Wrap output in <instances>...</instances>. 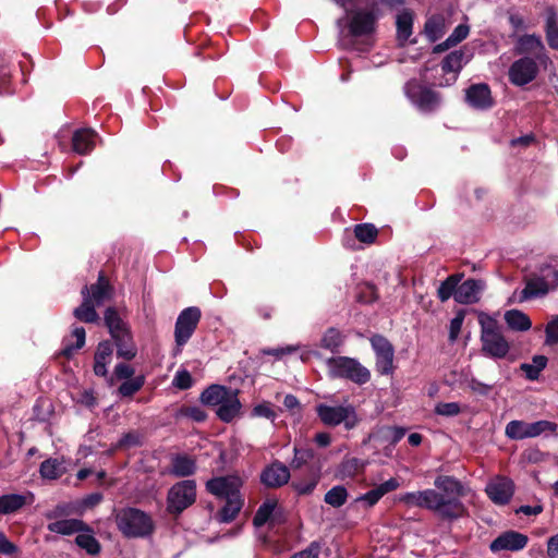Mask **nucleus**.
I'll return each instance as SVG.
<instances>
[{
  "label": "nucleus",
  "mask_w": 558,
  "mask_h": 558,
  "mask_svg": "<svg viewBox=\"0 0 558 558\" xmlns=\"http://www.w3.org/2000/svg\"><path fill=\"white\" fill-rule=\"evenodd\" d=\"M434 485L436 489L405 493L398 500L408 506H416L434 510L444 518L453 517V477L438 476Z\"/></svg>",
  "instance_id": "nucleus-1"
},
{
  "label": "nucleus",
  "mask_w": 558,
  "mask_h": 558,
  "mask_svg": "<svg viewBox=\"0 0 558 558\" xmlns=\"http://www.w3.org/2000/svg\"><path fill=\"white\" fill-rule=\"evenodd\" d=\"M199 401L206 407H215L217 417L223 423H231L242 409L239 390L223 385L213 384L199 396Z\"/></svg>",
  "instance_id": "nucleus-2"
},
{
  "label": "nucleus",
  "mask_w": 558,
  "mask_h": 558,
  "mask_svg": "<svg viewBox=\"0 0 558 558\" xmlns=\"http://www.w3.org/2000/svg\"><path fill=\"white\" fill-rule=\"evenodd\" d=\"M116 523L119 531L129 538L149 536L154 531L151 518L144 511L126 507L116 514Z\"/></svg>",
  "instance_id": "nucleus-3"
},
{
  "label": "nucleus",
  "mask_w": 558,
  "mask_h": 558,
  "mask_svg": "<svg viewBox=\"0 0 558 558\" xmlns=\"http://www.w3.org/2000/svg\"><path fill=\"white\" fill-rule=\"evenodd\" d=\"M326 364L331 378L347 379L360 386L368 383L371 379V372L356 359L333 356L329 357Z\"/></svg>",
  "instance_id": "nucleus-4"
},
{
  "label": "nucleus",
  "mask_w": 558,
  "mask_h": 558,
  "mask_svg": "<svg viewBox=\"0 0 558 558\" xmlns=\"http://www.w3.org/2000/svg\"><path fill=\"white\" fill-rule=\"evenodd\" d=\"M315 410L317 416L326 426H338L343 424L344 428L350 430L359 423L355 408L350 403L339 405L318 403Z\"/></svg>",
  "instance_id": "nucleus-5"
},
{
  "label": "nucleus",
  "mask_w": 558,
  "mask_h": 558,
  "mask_svg": "<svg viewBox=\"0 0 558 558\" xmlns=\"http://www.w3.org/2000/svg\"><path fill=\"white\" fill-rule=\"evenodd\" d=\"M404 93L411 104L424 113L435 111L441 104L438 93L415 80H411L404 85Z\"/></svg>",
  "instance_id": "nucleus-6"
},
{
  "label": "nucleus",
  "mask_w": 558,
  "mask_h": 558,
  "mask_svg": "<svg viewBox=\"0 0 558 558\" xmlns=\"http://www.w3.org/2000/svg\"><path fill=\"white\" fill-rule=\"evenodd\" d=\"M196 499V483L184 480L174 484L168 492L167 510L171 514H180L192 506Z\"/></svg>",
  "instance_id": "nucleus-7"
},
{
  "label": "nucleus",
  "mask_w": 558,
  "mask_h": 558,
  "mask_svg": "<svg viewBox=\"0 0 558 558\" xmlns=\"http://www.w3.org/2000/svg\"><path fill=\"white\" fill-rule=\"evenodd\" d=\"M556 429L557 424L546 420L533 423L513 420L506 425L505 435L513 440H522L537 437L544 433H554Z\"/></svg>",
  "instance_id": "nucleus-8"
},
{
  "label": "nucleus",
  "mask_w": 558,
  "mask_h": 558,
  "mask_svg": "<svg viewBox=\"0 0 558 558\" xmlns=\"http://www.w3.org/2000/svg\"><path fill=\"white\" fill-rule=\"evenodd\" d=\"M514 39L513 53L521 57H532L538 60L539 64L546 66L550 59L546 47L537 34L511 35Z\"/></svg>",
  "instance_id": "nucleus-9"
},
{
  "label": "nucleus",
  "mask_w": 558,
  "mask_h": 558,
  "mask_svg": "<svg viewBox=\"0 0 558 558\" xmlns=\"http://www.w3.org/2000/svg\"><path fill=\"white\" fill-rule=\"evenodd\" d=\"M482 352L492 359H504L508 355L510 345L495 323L482 327Z\"/></svg>",
  "instance_id": "nucleus-10"
},
{
  "label": "nucleus",
  "mask_w": 558,
  "mask_h": 558,
  "mask_svg": "<svg viewBox=\"0 0 558 558\" xmlns=\"http://www.w3.org/2000/svg\"><path fill=\"white\" fill-rule=\"evenodd\" d=\"M201 317V310L196 306L186 307L179 314L174 326V341L179 350L189 342Z\"/></svg>",
  "instance_id": "nucleus-11"
},
{
  "label": "nucleus",
  "mask_w": 558,
  "mask_h": 558,
  "mask_svg": "<svg viewBox=\"0 0 558 558\" xmlns=\"http://www.w3.org/2000/svg\"><path fill=\"white\" fill-rule=\"evenodd\" d=\"M539 73V62L532 57H521L509 68V82L518 87L525 86L533 82Z\"/></svg>",
  "instance_id": "nucleus-12"
},
{
  "label": "nucleus",
  "mask_w": 558,
  "mask_h": 558,
  "mask_svg": "<svg viewBox=\"0 0 558 558\" xmlns=\"http://www.w3.org/2000/svg\"><path fill=\"white\" fill-rule=\"evenodd\" d=\"M464 272L456 269V302L461 304H475L481 300L486 283L482 279L469 278L461 282Z\"/></svg>",
  "instance_id": "nucleus-13"
},
{
  "label": "nucleus",
  "mask_w": 558,
  "mask_h": 558,
  "mask_svg": "<svg viewBox=\"0 0 558 558\" xmlns=\"http://www.w3.org/2000/svg\"><path fill=\"white\" fill-rule=\"evenodd\" d=\"M242 485L243 482L241 477L231 474L210 478L206 483V489L218 498L230 499L242 496L240 493Z\"/></svg>",
  "instance_id": "nucleus-14"
},
{
  "label": "nucleus",
  "mask_w": 558,
  "mask_h": 558,
  "mask_svg": "<svg viewBox=\"0 0 558 558\" xmlns=\"http://www.w3.org/2000/svg\"><path fill=\"white\" fill-rule=\"evenodd\" d=\"M371 344L376 355V371L381 375L393 373L395 349L383 336L375 335L371 338Z\"/></svg>",
  "instance_id": "nucleus-15"
},
{
  "label": "nucleus",
  "mask_w": 558,
  "mask_h": 558,
  "mask_svg": "<svg viewBox=\"0 0 558 558\" xmlns=\"http://www.w3.org/2000/svg\"><path fill=\"white\" fill-rule=\"evenodd\" d=\"M485 492L495 505L505 506L514 494V483L507 476H497L487 483Z\"/></svg>",
  "instance_id": "nucleus-16"
},
{
  "label": "nucleus",
  "mask_w": 558,
  "mask_h": 558,
  "mask_svg": "<svg viewBox=\"0 0 558 558\" xmlns=\"http://www.w3.org/2000/svg\"><path fill=\"white\" fill-rule=\"evenodd\" d=\"M529 542V537L520 532L510 530L502 532L489 545L493 553L501 550L518 551L523 549Z\"/></svg>",
  "instance_id": "nucleus-17"
},
{
  "label": "nucleus",
  "mask_w": 558,
  "mask_h": 558,
  "mask_svg": "<svg viewBox=\"0 0 558 558\" xmlns=\"http://www.w3.org/2000/svg\"><path fill=\"white\" fill-rule=\"evenodd\" d=\"M465 101L473 108L487 110L494 106L490 88L485 83L473 84L465 90Z\"/></svg>",
  "instance_id": "nucleus-18"
},
{
  "label": "nucleus",
  "mask_w": 558,
  "mask_h": 558,
  "mask_svg": "<svg viewBox=\"0 0 558 558\" xmlns=\"http://www.w3.org/2000/svg\"><path fill=\"white\" fill-rule=\"evenodd\" d=\"M376 16L373 12L356 11L349 21V33L352 37L368 36L374 33Z\"/></svg>",
  "instance_id": "nucleus-19"
},
{
  "label": "nucleus",
  "mask_w": 558,
  "mask_h": 558,
  "mask_svg": "<svg viewBox=\"0 0 558 558\" xmlns=\"http://www.w3.org/2000/svg\"><path fill=\"white\" fill-rule=\"evenodd\" d=\"M290 476L289 468L275 461L263 470L260 482L267 487H280L289 482Z\"/></svg>",
  "instance_id": "nucleus-20"
},
{
  "label": "nucleus",
  "mask_w": 558,
  "mask_h": 558,
  "mask_svg": "<svg viewBox=\"0 0 558 558\" xmlns=\"http://www.w3.org/2000/svg\"><path fill=\"white\" fill-rule=\"evenodd\" d=\"M35 501V495L32 492L24 494H7L0 496V514H11L26 505Z\"/></svg>",
  "instance_id": "nucleus-21"
},
{
  "label": "nucleus",
  "mask_w": 558,
  "mask_h": 558,
  "mask_svg": "<svg viewBox=\"0 0 558 558\" xmlns=\"http://www.w3.org/2000/svg\"><path fill=\"white\" fill-rule=\"evenodd\" d=\"M97 134L92 129H80L73 133L72 148L78 155L89 154L96 144Z\"/></svg>",
  "instance_id": "nucleus-22"
},
{
  "label": "nucleus",
  "mask_w": 558,
  "mask_h": 558,
  "mask_svg": "<svg viewBox=\"0 0 558 558\" xmlns=\"http://www.w3.org/2000/svg\"><path fill=\"white\" fill-rule=\"evenodd\" d=\"M365 462L356 457H344L335 470V477L340 481L351 480L363 472Z\"/></svg>",
  "instance_id": "nucleus-23"
},
{
  "label": "nucleus",
  "mask_w": 558,
  "mask_h": 558,
  "mask_svg": "<svg viewBox=\"0 0 558 558\" xmlns=\"http://www.w3.org/2000/svg\"><path fill=\"white\" fill-rule=\"evenodd\" d=\"M48 531L61 535L89 531L88 525L80 519H64L51 522L47 525Z\"/></svg>",
  "instance_id": "nucleus-24"
},
{
  "label": "nucleus",
  "mask_w": 558,
  "mask_h": 558,
  "mask_svg": "<svg viewBox=\"0 0 558 558\" xmlns=\"http://www.w3.org/2000/svg\"><path fill=\"white\" fill-rule=\"evenodd\" d=\"M112 345L109 341L98 344L94 356V373L96 376L105 377L108 374L107 366L111 362Z\"/></svg>",
  "instance_id": "nucleus-25"
},
{
  "label": "nucleus",
  "mask_w": 558,
  "mask_h": 558,
  "mask_svg": "<svg viewBox=\"0 0 558 558\" xmlns=\"http://www.w3.org/2000/svg\"><path fill=\"white\" fill-rule=\"evenodd\" d=\"M414 15L411 10L404 9L398 13L396 20L397 40L400 46H404L412 35Z\"/></svg>",
  "instance_id": "nucleus-26"
},
{
  "label": "nucleus",
  "mask_w": 558,
  "mask_h": 558,
  "mask_svg": "<svg viewBox=\"0 0 558 558\" xmlns=\"http://www.w3.org/2000/svg\"><path fill=\"white\" fill-rule=\"evenodd\" d=\"M545 38L549 48L558 51V14L554 7H547L545 10Z\"/></svg>",
  "instance_id": "nucleus-27"
},
{
  "label": "nucleus",
  "mask_w": 558,
  "mask_h": 558,
  "mask_svg": "<svg viewBox=\"0 0 558 558\" xmlns=\"http://www.w3.org/2000/svg\"><path fill=\"white\" fill-rule=\"evenodd\" d=\"M549 288L547 283L543 281L539 277H534L525 282L524 289L519 294V302H525L527 300H532L535 298L544 296L549 292Z\"/></svg>",
  "instance_id": "nucleus-28"
},
{
  "label": "nucleus",
  "mask_w": 558,
  "mask_h": 558,
  "mask_svg": "<svg viewBox=\"0 0 558 558\" xmlns=\"http://www.w3.org/2000/svg\"><path fill=\"white\" fill-rule=\"evenodd\" d=\"M117 347V355L124 360L131 361L136 356L137 348L133 341L131 331L113 337Z\"/></svg>",
  "instance_id": "nucleus-29"
},
{
  "label": "nucleus",
  "mask_w": 558,
  "mask_h": 558,
  "mask_svg": "<svg viewBox=\"0 0 558 558\" xmlns=\"http://www.w3.org/2000/svg\"><path fill=\"white\" fill-rule=\"evenodd\" d=\"M82 294L83 303L74 310V316L84 323H96L99 316L95 310V304L90 301L87 287L83 289Z\"/></svg>",
  "instance_id": "nucleus-30"
},
{
  "label": "nucleus",
  "mask_w": 558,
  "mask_h": 558,
  "mask_svg": "<svg viewBox=\"0 0 558 558\" xmlns=\"http://www.w3.org/2000/svg\"><path fill=\"white\" fill-rule=\"evenodd\" d=\"M243 505L244 499L242 496L226 499L225 506L216 513V519L220 523L232 522L241 511Z\"/></svg>",
  "instance_id": "nucleus-31"
},
{
  "label": "nucleus",
  "mask_w": 558,
  "mask_h": 558,
  "mask_svg": "<svg viewBox=\"0 0 558 558\" xmlns=\"http://www.w3.org/2000/svg\"><path fill=\"white\" fill-rule=\"evenodd\" d=\"M446 33V20L441 14H435L427 19L424 25V35L430 43L440 39Z\"/></svg>",
  "instance_id": "nucleus-32"
},
{
  "label": "nucleus",
  "mask_w": 558,
  "mask_h": 558,
  "mask_svg": "<svg viewBox=\"0 0 558 558\" xmlns=\"http://www.w3.org/2000/svg\"><path fill=\"white\" fill-rule=\"evenodd\" d=\"M195 470V461L185 454H177L171 460L170 473L177 477L190 476L194 474Z\"/></svg>",
  "instance_id": "nucleus-33"
},
{
  "label": "nucleus",
  "mask_w": 558,
  "mask_h": 558,
  "mask_svg": "<svg viewBox=\"0 0 558 558\" xmlns=\"http://www.w3.org/2000/svg\"><path fill=\"white\" fill-rule=\"evenodd\" d=\"M505 320L508 327L515 331H526L531 328L530 317L519 310H510L505 313Z\"/></svg>",
  "instance_id": "nucleus-34"
},
{
  "label": "nucleus",
  "mask_w": 558,
  "mask_h": 558,
  "mask_svg": "<svg viewBox=\"0 0 558 558\" xmlns=\"http://www.w3.org/2000/svg\"><path fill=\"white\" fill-rule=\"evenodd\" d=\"M105 323L112 338L130 330L118 312L112 307L106 310Z\"/></svg>",
  "instance_id": "nucleus-35"
},
{
  "label": "nucleus",
  "mask_w": 558,
  "mask_h": 558,
  "mask_svg": "<svg viewBox=\"0 0 558 558\" xmlns=\"http://www.w3.org/2000/svg\"><path fill=\"white\" fill-rule=\"evenodd\" d=\"M277 508L276 499H266L257 509L253 524L256 527H260L268 522H272L274 512Z\"/></svg>",
  "instance_id": "nucleus-36"
},
{
  "label": "nucleus",
  "mask_w": 558,
  "mask_h": 558,
  "mask_svg": "<svg viewBox=\"0 0 558 558\" xmlns=\"http://www.w3.org/2000/svg\"><path fill=\"white\" fill-rule=\"evenodd\" d=\"M548 359L545 355H534L532 364L523 363L520 368L529 380H537L541 372L546 367Z\"/></svg>",
  "instance_id": "nucleus-37"
},
{
  "label": "nucleus",
  "mask_w": 558,
  "mask_h": 558,
  "mask_svg": "<svg viewBox=\"0 0 558 558\" xmlns=\"http://www.w3.org/2000/svg\"><path fill=\"white\" fill-rule=\"evenodd\" d=\"M63 472V462L58 459H47L39 466L40 476L46 480H57Z\"/></svg>",
  "instance_id": "nucleus-38"
},
{
  "label": "nucleus",
  "mask_w": 558,
  "mask_h": 558,
  "mask_svg": "<svg viewBox=\"0 0 558 558\" xmlns=\"http://www.w3.org/2000/svg\"><path fill=\"white\" fill-rule=\"evenodd\" d=\"M342 343L343 336L337 328L333 327L328 328L320 339V347L329 350L332 353L338 352Z\"/></svg>",
  "instance_id": "nucleus-39"
},
{
  "label": "nucleus",
  "mask_w": 558,
  "mask_h": 558,
  "mask_svg": "<svg viewBox=\"0 0 558 558\" xmlns=\"http://www.w3.org/2000/svg\"><path fill=\"white\" fill-rule=\"evenodd\" d=\"M90 301L96 305H101L110 295V286L104 280L102 274L99 275L98 282L90 287Z\"/></svg>",
  "instance_id": "nucleus-40"
},
{
  "label": "nucleus",
  "mask_w": 558,
  "mask_h": 558,
  "mask_svg": "<svg viewBox=\"0 0 558 558\" xmlns=\"http://www.w3.org/2000/svg\"><path fill=\"white\" fill-rule=\"evenodd\" d=\"M541 279L547 283L550 290L558 287V259H551L550 263L544 264L541 268Z\"/></svg>",
  "instance_id": "nucleus-41"
},
{
  "label": "nucleus",
  "mask_w": 558,
  "mask_h": 558,
  "mask_svg": "<svg viewBox=\"0 0 558 558\" xmlns=\"http://www.w3.org/2000/svg\"><path fill=\"white\" fill-rule=\"evenodd\" d=\"M75 543L89 555H97L100 551V544L93 535L90 529L89 531L80 532L75 538Z\"/></svg>",
  "instance_id": "nucleus-42"
},
{
  "label": "nucleus",
  "mask_w": 558,
  "mask_h": 558,
  "mask_svg": "<svg viewBox=\"0 0 558 558\" xmlns=\"http://www.w3.org/2000/svg\"><path fill=\"white\" fill-rule=\"evenodd\" d=\"M348 499V490L342 485H337L330 488L324 497V501L333 507V508H340L342 507Z\"/></svg>",
  "instance_id": "nucleus-43"
},
{
  "label": "nucleus",
  "mask_w": 558,
  "mask_h": 558,
  "mask_svg": "<svg viewBox=\"0 0 558 558\" xmlns=\"http://www.w3.org/2000/svg\"><path fill=\"white\" fill-rule=\"evenodd\" d=\"M72 337L75 338V344L69 343L68 340L64 341V347L62 349V354L66 357L72 356V354L84 347L86 332L83 327H75L72 331Z\"/></svg>",
  "instance_id": "nucleus-44"
},
{
  "label": "nucleus",
  "mask_w": 558,
  "mask_h": 558,
  "mask_svg": "<svg viewBox=\"0 0 558 558\" xmlns=\"http://www.w3.org/2000/svg\"><path fill=\"white\" fill-rule=\"evenodd\" d=\"M294 457L291 461L292 469H300L307 464L314 458V450L308 447L295 445L293 448Z\"/></svg>",
  "instance_id": "nucleus-45"
},
{
  "label": "nucleus",
  "mask_w": 558,
  "mask_h": 558,
  "mask_svg": "<svg viewBox=\"0 0 558 558\" xmlns=\"http://www.w3.org/2000/svg\"><path fill=\"white\" fill-rule=\"evenodd\" d=\"M377 229L372 223H360L354 228L356 239L363 243H373L377 238Z\"/></svg>",
  "instance_id": "nucleus-46"
},
{
  "label": "nucleus",
  "mask_w": 558,
  "mask_h": 558,
  "mask_svg": "<svg viewBox=\"0 0 558 558\" xmlns=\"http://www.w3.org/2000/svg\"><path fill=\"white\" fill-rule=\"evenodd\" d=\"M145 384V377L143 375L133 377L131 379L124 380L118 391L122 397H132L135 395Z\"/></svg>",
  "instance_id": "nucleus-47"
},
{
  "label": "nucleus",
  "mask_w": 558,
  "mask_h": 558,
  "mask_svg": "<svg viewBox=\"0 0 558 558\" xmlns=\"http://www.w3.org/2000/svg\"><path fill=\"white\" fill-rule=\"evenodd\" d=\"M143 445V437L138 432H129L124 434L118 444L116 445V449H129L134 447H140Z\"/></svg>",
  "instance_id": "nucleus-48"
},
{
  "label": "nucleus",
  "mask_w": 558,
  "mask_h": 558,
  "mask_svg": "<svg viewBox=\"0 0 558 558\" xmlns=\"http://www.w3.org/2000/svg\"><path fill=\"white\" fill-rule=\"evenodd\" d=\"M252 416L255 417H265L274 422L277 417L275 410L272 409L270 402L264 401L254 405L252 409Z\"/></svg>",
  "instance_id": "nucleus-49"
},
{
  "label": "nucleus",
  "mask_w": 558,
  "mask_h": 558,
  "mask_svg": "<svg viewBox=\"0 0 558 558\" xmlns=\"http://www.w3.org/2000/svg\"><path fill=\"white\" fill-rule=\"evenodd\" d=\"M407 429L400 426H388L383 429V437L391 445L399 442L405 435Z\"/></svg>",
  "instance_id": "nucleus-50"
},
{
  "label": "nucleus",
  "mask_w": 558,
  "mask_h": 558,
  "mask_svg": "<svg viewBox=\"0 0 558 558\" xmlns=\"http://www.w3.org/2000/svg\"><path fill=\"white\" fill-rule=\"evenodd\" d=\"M181 414L196 423H202L207 418V413L197 405L183 408Z\"/></svg>",
  "instance_id": "nucleus-51"
},
{
  "label": "nucleus",
  "mask_w": 558,
  "mask_h": 558,
  "mask_svg": "<svg viewBox=\"0 0 558 558\" xmlns=\"http://www.w3.org/2000/svg\"><path fill=\"white\" fill-rule=\"evenodd\" d=\"M546 340L545 343L553 345L558 343V315L555 316L545 328Z\"/></svg>",
  "instance_id": "nucleus-52"
},
{
  "label": "nucleus",
  "mask_w": 558,
  "mask_h": 558,
  "mask_svg": "<svg viewBox=\"0 0 558 558\" xmlns=\"http://www.w3.org/2000/svg\"><path fill=\"white\" fill-rule=\"evenodd\" d=\"M172 384L174 387H177L179 389H182V390L189 389L192 387V384H193L192 376L185 369L178 371L174 375Z\"/></svg>",
  "instance_id": "nucleus-53"
},
{
  "label": "nucleus",
  "mask_w": 558,
  "mask_h": 558,
  "mask_svg": "<svg viewBox=\"0 0 558 558\" xmlns=\"http://www.w3.org/2000/svg\"><path fill=\"white\" fill-rule=\"evenodd\" d=\"M323 544L320 542H312L307 548L293 555L291 558H318Z\"/></svg>",
  "instance_id": "nucleus-54"
},
{
  "label": "nucleus",
  "mask_w": 558,
  "mask_h": 558,
  "mask_svg": "<svg viewBox=\"0 0 558 558\" xmlns=\"http://www.w3.org/2000/svg\"><path fill=\"white\" fill-rule=\"evenodd\" d=\"M453 295V275H449L438 288V298L445 302Z\"/></svg>",
  "instance_id": "nucleus-55"
},
{
  "label": "nucleus",
  "mask_w": 558,
  "mask_h": 558,
  "mask_svg": "<svg viewBox=\"0 0 558 558\" xmlns=\"http://www.w3.org/2000/svg\"><path fill=\"white\" fill-rule=\"evenodd\" d=\"M10 71L0 57V95L10 93Z\"/></svg>",
  "instance_id": "nucleus-56"
},
{
  "label": "nucleus",
  "mask_w": 558,
  "mask_h": 558,
  "mask_svg": "<svg viewBox=\"0 0 558 558\" xmlns=\"http://www.w3.org/2000/svg\"><path fill=\"white\" fill-rule=\"evenodd\" d=\"M381 499V496L379 495L378 490L375 488L368 490L367 493L359 496L356 498V502H364L367 507L375 506L379 500Z\"/></svg>",
  "instance_id": "nucleus-57"
},
{
  "label": "nucleus",
  "mask_w": 558,
  "mask_h": 558,
  "mask_svg": "<svg viewBox=\"0 0 558 558\" xmlns=\"http://www.w3.org/2000/svg\"><path fill=\"white\" fill-rule=\"evenodd\" d=\"M114 375L118 379H131L134 375V368L125 363H119L114 367Z\"/></svg>",
  "instance_id": "nucleus-58"
},
{
  "label": "nucleus",
  "mask_w": 558,
  "mask_h": 558,
  "mask_svg": "<svg viewBox=\"0 0 558 558\" xmlns=\"http://www.w3.org/2000/svg\"><path fill=\"white\" fill-rule=\"evenodd\" d=\"M399 486H400L399 481L395 477H391L388 481L377 485L376 489L378 490L379 495L383 498L386 494L391 493V492L396 490L397 488H399Z\"/></svg>",
  "instance_id": "nucleus-59"
},
{
  "label": "nucleus",
  "mask_w": 558,
  "mask_h": 558,
  "mask_svg": "<svg viewBox=\"0 0 558 558\" xmlns=\"http://www.w3.org/2000/svg\"><path fill=\"white\" fill-rule=\"evenodd\" d=\"M469 386L472 389V391L478 393L480 396H484V397L487 396L493 389V385L484 384L475 378H472L470 380Z\"/></svg>",
  "instance_id": "nucleus-60"
},
{
  "label": "nucleus",
  "mask_w": 558,
  "mask_h": 558,
  "mask_svg": "<svg viewBox=\"0 0 558 558\" xmlns=\"http://www.w3.org/2000/svg\"><path fill=\"white\" fill-rule=\"evenodd\" d=\"M16 551L17 547L0 531V554L10 556Z\"/></svg>",
  "instance_id": "nucleus-61"
},
{
  "label": "nucleus",
  "mask_w": 558,
  "mask_h": 558,
  "mask_svg": "<svg viewBox=\"0 0 558 558\" xmlns=\"http://www.w3.org/2000/svg\"><path fill=\"white\" fill-rule=\"evenodd\" d=\"M283 405L292 414L301 412V404L298 398L293 395H287L283 399Z\"/></svg>",
  "instance_id": "nucleus-62"
},
{
  "label": "nucleus",
  "mask_w": 558,
  "mask_h": 558,
  "mask_svg": "<svg viewBox=\"0 0 558 558\" xmlns=\"http://www.w3.org/2000/svg\"><path fill=\"white\" fill-rule=\"evenodd\" d=\"M316 481L293 483V487L300 495L311 494L316 487Z\"/></svg>",
  "instance_id": "nucleus-63"
},
{
  "label": "nucleus",
  "mask_w": 558,
  "mask_h": 558,
  "mask_svg": "<svg viewBox=\"0 0 558 558\" xmlns=\"http://www.w3.org/2000/svg\"><path fill=\"white\" fill-rule=\"evenodd\" d=\"M547 555L550 558H558V533L548 538Z\"/></svg>",
  "instance_id": "nucleus-64"
}]
</instances>
